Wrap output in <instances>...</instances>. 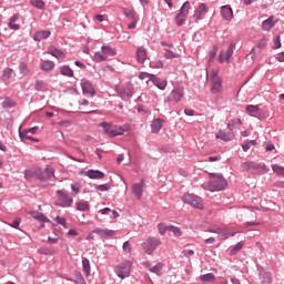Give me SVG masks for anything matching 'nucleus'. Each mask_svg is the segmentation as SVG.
I'll return each mask as SVG.
<instances>
[{"label": "nucleus", "instance_id": "19", "mask_svg": "<svg viewBox=\"0 0 284 284\" xmlns=\"http://www.w3.org/2000/svg\"><path fill=\"white\" fill-rule=\"evenodd\" d=\"M165 121L161 118H158V119H154L152 122H151V132L153 134H159V132H161L162 128H163V123Z\"/></svg>", "mask_w": 284, "mask_h": 284}, {"label": "nucleus", "instance_id": "41", "mask_svg": "<svg viewBox=\"0 0 284 284\" xmlns=\"http://www.w3.org/2000/svg\"><path fill=\"white\" fill-rule=\"evenodd\" d=\"M30 3L38 10H43V8H45V2H43V0H30Z\"/></svg>", "mask_w": 284, "mask_h": 284}, {"label": "nucleus", "instance_id": "58", "mask_svg": "<svg viewBox=\"0 0 284 284\" xmlns=\"http://www.w3.org/2000/svg\"><path fill=\"white\" fill-rule=\"evenodd\" d=\"M281 48V36H276L274 39V49L278 50Z\"/></svg>", "mask_w": 284, "mask_h": 284}, {"label": "nucleus", "instance_id": "23", "mask_svg": "<svg viewBox=\"0 0 284 284\" xmlns=\"http://www.w3.org/2000/svg\"><path fill=\"white\" fill-rule=\"evenodd\" d=\"M50 30H40L37 31L33 36V41H43V39H50Z\"/></svg>", "mask_w": 284, "mask_h": 284}, {"label": "nucleus", "instance_id": "40", "mask_svg": "<svg viewBox=\"0 0 284 284\" xmlns=\"http://www.w3.org/2000/svg\"><path fill=\"white\" fill-rule=\"evenodd\" d=\"M181 57L179 53H174L170 49H164V59H179Z\"/></svg>", "mask_w": 284, "mask_h": 284}, {"label": "nucleus", "instance_id": "31", "mask_svg": "<svg viewBox=\"0 0 284 284\" xmlns=\"http://www.w3.org/2000/svg\"><path fill=\"white\" fill-rule=\"evenodd\" d=\"M102 52H104L105 57H116V49L110 47V45H102L101 48Z\"/></svg>", "mask_w": 284, "mask_h": 284}, {"label": "nucleus", "instance_id": "35", "mask_svg": "<svg viewBox=\"0 0 284 284\" xmlns=\"http://www.w3.org/2000/svg\"><path fill=\"white\" fill-rule=\"evenodd\" d=\"M200 281H202V283H212V281H216V277L214 276V274L207 273V274L201 275Z\"/></svg>", "mask_w": 284, "mask_h": 284}, {"label": "nucleus", "instance_id": "18", "mask_svg": "<svg viewBox=\"0 0 284 284\" xmlns=\"http://www.w3.org/2000/svg\"><path fill=\"white\" fill-rule=\"evenodd\" d=\"M93 234H98L101 239H112V236H116V231L95 229Z\"/></svg>", "mask_w": 284, "mask_h": 284}, {"label": "nucleus", "instance_id": "50", "mask_svg": "<svg viewBox=\"0 0 284 284\" xmlns=\"http://www.w3.org/2000/svg\"><path fill=\"white\" fill-rule=\"evenodd\" d=\"M123 14L128 18L131 19L132 21H134V11L130 10V9H122Z\"/></svg>", "mask_w": 284, "mask_h": 284}, {"label": "nucleus", "instance_id": "46", "mask_svg": "<svg viewBox=\"0 0 284 284\" xmlns=\"http://www.w3.org/2000/svg\"><path fill=\"white\" fill-rule=\"evenodd\" d=\"M169 232H172V234L174 236H182L183 232L181 231V229H179V226H174V225H169Z\"/></svg>", "mask_w": 284, "mask_h": 284}, {"label": "nucleus", "instance_id": "22", "mask_svg": "<svg viewBox=\"0 0 284 284\" xmlns=\"http://www.w3.org/2000/svg\"><path fill=\"white\" fill-rule=\"evenodd\" d=\"M144 266L149 270V272H152V274H156L158 276H161V270H163V263H158L155 266H152L149 262L144 263Z\"/></svg>", "mask_w": 284, "mask_h": 284}, {"label": "nucleus", "instance_id": "27", "mask_svg": "<svg viewBox=\"0 0 284 284\" xmlns=\"http://www.w3.org/2000/svg\"><path fill=\"white\" fill-rule=\"evenodd\" d=\"M40 68L43 72H51V70H54V62L52 60H43Z\"/></svg>", "mask_w": 284, "mask_h": 284}, {"label": "nucleus", "instance_id": "5", "mask_svg": "<svg viewBox=\"0 0 284 284\" xmlns=\"http://www.w3.org/2000/svg\"><path fill=\"white\" fill-rule=\"evenodd\" d=\"M211 83L212 94H220V92H223V78L219 77V72L216 70L211 72Z\"/></svg>", "mask_w": 284, "mask_h": 284}, {"label": "nucleus", "instance_id": "12", "mask_svg": "<svg viewBox=\"0 0 284 284\" xmlns=\"http://www.w3.org/2000/svg\"><path fill=\"white\" fill-rule=\"evenodd\" d=\"M100 128H103L104 134H108L110 139H114L115 136H121V132L116 129H112V123L109 122H101Z\"/></svg>", "mask_w": 284, "mask_h": 284}, {"label": "nucleus", "instance_id": "55", "mask_svg": "<svg viewBox=\"0 0 284 284\" xmlns=\"http://www.w3.org/2000/svg\"><path fill=\"white\" fill-rule=\"evenodd\" d=\"M44 174L45 176H48V179H54V169L52 168H47L44 170Z\"/></svg>", "mask_w": 284, "mask_h": 284}, {"label": "nucleus", "instance_id": "24", "mask_svg": "<svg viewBox=\"0 0 284 284\" xmlns=\"http://www.w3.org/2000/svg\"><path fill=\"white\" fill-rule=\"evenodd\" d=\"M274 26H276V21H274V16H271L262 22V30H265V32H270V30L274 28Z\"/></svg>", "mask_w": 284, "mask_h": 284}, {"label": "nucleus", "instance_id": "13", "mask_svg": "<svg viewBox=\"0 0 284 284\" xmlns=\"http://www.w3.org/2000/svg\"><path fill=\"white\" fill-rule=\"evenodd\" d=\"M207 12H209L207 4L200 3L193 14V19H194L195 23H199V21H201Z\"/></svg>", "mask_w": 284, "mask_h": 284}, {"label": "nucleus", "instance_id": "38", "mask_svg": "<svg viewBox=\"0 0 284 284\" xmlns=\"http://www.w3.org/2000/svg\"><path fill=\"white\" fill-rule=\"evenodd\" d=\"M163 60H152L150 62V68H153L154 70H161L163 69Z\"/></svg>", "mask_w": 284, "mask_h": 284}, {"label": "nucleus", "instance_id": "4", "mask_svg": "<svg viewBox=\"0 0 284 284\" xmlns=\"http://www.w3.org/2000/svg\"><path fill=\"white\" fill-rule=\"evenodd\" d=\"M190 8H192V6L190 4V1H185L179 13L175 16V24L178 26V28H181L184 26L185 21H187V16L190 14Z\"/></svg>", "mask_w": 284, "mask_h": 284}, {"label": "nucleus", "instance_id": "21", "mask_svg": "<svg viewBox=\"0 0 284 284\" xmlns=\"http://www.w3.org/2000/svg\"><path fill=\"white\" fill-rule=\"evenodd\" d=\"M143 187H145V182L140 181L139 183L133 184V194H135L136 199L141 200L143 196Z\"/></svg>", "mask_w": 284, "mask_h": 284}, {"label": "nucleus", "instance_id": "51", "mask_svg": "<svg viewBox=\"0 0 284 284\" xmlns=\"http://www.w3.org/2000/svg\"><path fill=\"white\" fill-rule=\"evenodd\" d=\"M44 85H45V82H43L42 80H37L36 87H34L36 92H41Z\"/></svg>", "mask_w": 284, "mask_h": 284}, {"label": "nucleus", "instance_id": "59", "mask_svg": "<svg viewBox=\"0 0 284 284\" xmlns=\"http://www.w3.org/2000/svg\"><path fill=\"white\" fill-rule=\"evenodd\" d=\"M19 225H21V219H16L12 224H10V227H14V230H19Z\"/></svg>", "mask_w": 284, "mask_h": 284}, {"label": "nucleus", "instance_id": "37", "mask_svg": "<svg viewBox=\"0 0 284 284\" xmlns=\"http://www.w3.org/2000/svg\"><path fill=\"white\" fill-rule=\"evenodd\" d=\"M75 205L79 212H88L90 210V203L88 202H78Z\"/></svg>", "mask_w": 284, "mask_h": 284}, {"label": "nucleus", "instance_id": "49", "mask_svg": "<svg viewBox=\"0 0 284 284\" xmlns=\"http://www.w3.org/2000/svg\"><path fill=\"white\" fill-rule=\"evenodd\" d=\"M256 145V140H251L245 142L244 144H242V150L243 152H247V150H250V148Z\"/></svg>", "mask_w": 284, "mask_h": 284}, {"label": "nucleus", "instance_id": "32", "mask_svg": "<svg viewBox=\"0 0 284 284\" xmlns=\"http://www.w3.org/2000/svg\"><path fill=\"white\" fill-rule=\"evenodd\" d=\"M260 108L258 104L254 105V104H248L246 105V112L250 116H256V114H258L260 112Z\"/></svg>", "mask_w": 284, "mask_h": 284}, {"label": "nucleus", "instance_id": "64", "mask_svg": "<svg viewBox=\"0 0 284 284\" xmlns=\"http://www.w3.org/2000/svg\"><path fill=\"white\" fill-rule=\"evenodd\" d=\"M275 59L280 63H283L284 62V52L278 53Z\"/></svg>", "mask_w": 284, "mask_h": 284}, {"label": "nucleus", "instance_id": "11", "mask_svg": "<svg viewBox=\"0 0 284 284\" xmlns=\"http://www.w3.org/2000/svg\"><path fill=\"white\" fill-rule=\"evenodd\" d=\"M183 97H185L183 88H174L165 99V103H179Z\"/></svg>", "mask_w": 284, "mask_h": 284}, {"label": "nucleus", "instance_id": "53", "mask_svg": "<svg viewBox=\"0 0 284 284\" xmlns=\"http://www.w3.org/2000/svg\"><path fill=\"white\" fill-rule=\"evenodd\" d=\"M110 187H112V184H110V183L100 184V185L95 186V189L100 190V192H108V190H110Z\"/></svg>", "mask_w": 284, "mask_h": 284}, {"label": "nucleus", "instance_id": "44", "mask_svg": "<svg viewBox=\"0 0 284 284\" xmlns=\"http://www.w3.org/2000/svg\"><path fill=\"white\" fill-rule=\"evenodd\" d=\"M242 123L241 119H233L227 123V128L231 131L236 130V125H241Z\"/></svg>", "mask_w": 284, "mask_h": 284}, {"label": "nucleus", "instance_id": "6", "mask_svg": "<svg viewBox=\"0 0 284 284\" xmlns=\"http://www.w3.org/2000/svg\"><path fill=\"white\" fill-rule=\"evenodd\" d=\"M241 168L244 172H252L253 174L265 172V170H267L265 164L258 162H243Z\"/></svg>", "mask_w": 284, "mask_h": 284}, {"label": "nucleus", "instance_id": "2", "mask_svg": "<svg viewBox=\"0 0 284 284\" xmlns=\"http://www.w3.org/2000/svg\"><path fill=\"white\" fill-rule=\"evenodd\" d=\"M202 187L209 190V192H221V190L227 187V181L225 179H212L203 183Z\"/></svg>", "mask_w": 284, "mask_h": 284}, {"label": "nucleus", "instance_id": "9", "mask_svg": "<svg viewBox=\"0 0 284 284\" xmlns=\"http://www.w3.org/2000/svg\"><path fill=\"white\" fill-rule=\"evenodd\" d=\"M58 203L57 205H60V207H71L72 203H74V200L68 195V193L64 190H58Z\"/></svg>", "mask_w": 284, "mask_h": 284}, {"label": "nucleus", "instance_id": "15", "mask_svg": "<svg viewBox=\"0 0 284 284\" xmlns=\"http://www.w3.org/2000/svg\"><path fill=\"white\" fill-rule=\"evenodd\" d=\"M135 59L141 64L145 63V61H148V49L143 45L138 47L135 51Z\"/></svg>", "mask_w": 284, "mask_h": 284}, {"label": "nucleus", "instance_id": "26", "mask_svg": "<svg viewBox=\"0 0 284 284\" xmlns=\"http://www.w3.org/2000/svg\"><path fill=\"white\" fill-rule=\"evenodd\" d=\"M19 19V14L18 13H14L10 19H9V22H8V28L9 30H21V26L20 24H17V20Z\"/></svg>", "mask_w": 284, "mask_h": 284}, {"label": "nucleus", "instance_id": "29", "mask_svg": "<svg viewBox=\"0 0 284 284\" xmlns=\"http://www.w3.org/2000/svg\"><path fill=\"white\" fill-rule=\"evenodd\" d=\"M215 139H220L221 141H224L225 143L232 141V136L230 135V133H225V131H223V130L217 131V133L215 134Z\"/></svg>", "mask_w": 284, "mask_h": 284}, {"label": "nucleus", "instance_id": "20", "mask_svg": "<svg viewBox=\"0 0 284 284\" xmlns=\"http://www.w3.org/2000/svg\"><path fill=\"white\" fill-rule=\"evenodd\" d=\"M209 232H211L212 234H220V239L225 240L229 239L230 236H234L235 233H227L225 232V229L223 227H210Z\"/></svg>", "mask_w": 284, "mask_h": 284}, {"label": "nucleus", "instance_id": "8", "mask_svg": "<svg viewBox=\"0 0 284 284\" xmlns=\"http://www.w3.org/2000/svg\"><path fill=\"white\" fill-rule=\"evenodd\" d=\"M114 272L119 278H128L132 273V263L125 262L114 267Z\"/></svg>", "mask_w": 284, "mask_h": 284}, {"label": "nucleus", "instance_id": "43", "mask_svg": "<svg viewBox=\"0 0 284 284\" xmlns=\"http://www.w3.org/2000/svg\"><path fill=\"white\" fill-rule=\"evenodd\" d=\"M19 72H20V74H22V77H28V73L30 71L28 70V64L26 62L19 63Z\"/></svg>", "mask_w": 284, "mask_h": 284}, {"label": "nucleus", "instance_id": "16", "mask_svg": "<svg viewBox=\"0 0 284 284\" xmlns=\"http://www.w3.org/2000/svg\"><path fill=\"white\" fill-rule=\"evenodd\" d=\"M80 176H88L89 179H103L105 173L100 170H89V171H80Z\"/></svg>", "mask_w": 284, "mask_h": 284}, {"label": "nucleus", "instance_id": "28", "mask_svg": "<svg viewBox=\"0 0 284 284\" xmlns=\"http://www.w3.org/2000/svg\"><path fill=\"white\" fill-rule=\"evenodd\" d=\"M60 74H62V77H68L69 79H72V77H74V71L72 70V68H70V65H62L60 67Z\"/></svg>", "mask_w": 284, "mask_h": 284}, {"label": "nucleus", "instance_id": "63", "mask_svg": "<svg viewBox=\"0 0 284 284\" xmlns=\"http://www.w3.org/2000/svg\"><path fill=\"white\" fill-rule=\"evenodd\" d=\"M118 131L121 132V136H123V132H128V125H121V126H116Z\"/></svg>", "mask_w": 284, "mask_h": 284}, {"label": "nucleus", "instance_id": "36", "mask_svg": "<svg viewBox=\"0 0 284 284\" xmlns=\"http://www.w3.org/2000/svg\"><path fill=\"white\" fill-rule=\"evenodd\" d=\"M48 52L51 54V57H55V59H61V57H63V51L54 47H51Z\"/></svg>", "mask_w": 284, "mask_h": 284}, {"label": "nucleus", "instance_id": "45", "mask_svg": "<svg viewBox=\"0 0 284 284\" xmlns=\"http://www.w3.org/2000/svg\"><path fill=\"white\" fill-rule=\"evenodd\" d=\"M12 74H14V70L7 68L2 72V79H4V81H9V79L12 77Z\"/></svg>", "mask_w": 284, "mask_h": 284}, {"label": "nucleus", "instance_id": "1", "mask_svg": "<svg viewBox=\"0 0 284 284\" xmlns=\"http://www.w3.org/2000/svg\"><path fill=\"white\" fill-rule=\"evenodd\" d=\"M114 90L122 101H130L134 97V85L132 82H126L121 87L115 85Z\"/></svg>", "mask_w": 284, "mask_h": 284}, {"label": "nucleus", "instance_id": "57", "mask_svg": "<svg viewBox=\"0 0 284 284\" xmlns=\"http://www.w3.org/2000/svg\"><path fill=\"white\" fill-rule=\"evenodd\" d=\"M123 251L128 252V254L132 252V245H130V242L126 241L123 243Z\"/></svg>", "mask_w": 284, "mask_h": 284}, {"label": "nucleus", "instance_id": "62", "mask_svg": "<svg viewBox=\"0 0 284 284\" xmlns=\"http://www.w3.org/2000/svg\"><path fill=\"white\" fill-rule=\"evenodd\" d=\"M71 190L74 194H79V190H81V185L79 184H72Z\"/></svg>", "mask_w": 284, "mask_h": 284}, {"label": "nucleus", "instance_id": "34", "mask_svg": "<svg viewBox=\"0 0 284 284\" xmlns=\"http://www.w3.org/2000/svg\"><path fill=\"white\" fill-rule=\"evenodd\" d=\"M82 267L85 276H90L91 267H90V260L83 257L82 258Z\"/></svg>", "mask_w": 284, "mask_h": 284}, {"label": "nucleus", "instance_id": "14", "mask_svg": "<svg viewBox=\"0 0 284 284\" xmlns=\"http://www.w3.org/2000/svg\"><path fill=\"white\" fill-rule=\"evenodd\" d=\"M220 12L224 21H232L234 19V10H232L230 4L222 6Z\"/></svg>", "mask_w": 284, "mask_h": 284}, {"label": "nucleus", "instance_id": "39", "mask_svg": "<svg viewBox=\"0 0 284 284\" xmlns=\"http://www.w3.org/2000/svg\"><path fill=\"white\" fill-rule=\"evenodd\" d=\"M93 61H97V63H101L103 61H108V58L105 57L104 52H95L93 55Z\"/></svg>", "mask_w": 284, "mask_h": 284}, {"label": "nucleus", "instance_id": "60", "mask_svg": "<svg viewBox=\"0 0 284 284\" xmlns=\"http://www.w3.org/2000/svg\"><path fill=\"white\" fill-rule=\"evenodd\" d=\"M267 47V42L265 41V39H262L258 41L257 43V48H260V50H263Z\"/></svg>", "mask_w": 284, "mask_h": 284}, {"label": "nucleus", "instance_id": "56", "mask_svg": "<svg viewBox=\"0 0 284 284\" xmlns=\"http://www.w3.org/2000/svg\"><path fill=\"white\" fill-rule=\"evenodd\" d=\"M216 52H219V47L214 45L213 49L210 51V61H214L216 58Z\"/></svg>", "mask_w": 284, "mask_h": 284}, {"label": "nucleus", "instance_id": "54", "mask_svg": "<svg viewBox=\"0 0 284 284\" xmlns=\"http://www.w3.org/2000/svg\"><path fill=\"white\" fill-rule=\"evenodd\" d=\"M55 221L58 225H63V227L68 230V222H65V217L57 216Z\"/></svg>", "mask_w": 284, "mask_h": 284}, {"label": "nucleus", "instance_id": "47", "mask_svg": "<svg viewBox=\"0 0 284 284\" xmlns=\"http://www.w3.org/2000/svg\"><path fill=\"white\" fill-rule=\"evenodd\" d=\"M245 243L243 241L239 242L232 250H231V254H239V252H241V250H243Z\"/></svg>", "mask_w": 284, "mask_h": 284}, {"label": "nucleus", "instance_id": "3", "mask_svg": "<svg viewBox=\"0 0 284 284\" xmlns=\"http://www.w3.org/2000/svg\"><path fill=\"white\" fill-rule=\"evenodd\" d=\"M183 203L191 205V207H195V210H204L205 205L203 204V199L199 195L186 193L182 196Z\"/></svg>", "mask_w": 284, "mask_h": 284}, {"label": "nucleus", "instance_id": "17", "mask_svg": "<svg viewBox=\"0 0 284 284\" xmlns=\"http://www.w3.org/2000/svg\"><path fill=\"white\" fill-rule=\"evenodd\" d=\"M149 81H152L153 85L156 87L158 90H165L168 88V81L166 80H161L156 74L153 75H148Z\"/></svg>", "mask_w": 284, "mask_h": 284}, {"label": "nucleus", "instance_id": "33", "mask_svg": "<svg viewBox=\"0 0 284 284\" xmlns=\"http://www.w3.org/2000/svg\"><path fill=\"white\" fill-rule=\"evenodd\" d=\"M39 254H44V256H52L57 254V251L52 247L42 246L39 248Z\"/></svg>", "mask_w": 284, "mask_h": 284}, {"label": "nucleus", "instance_id": "7", "mask_svg": "<svg viewBox=\"0 0 284 284\" xmlns=\"http://www.w3.org/2000/svg\"><path fill=\"white\" fill-rule=\"evenodd\" d=\"M80 85L82 89L83 97H89L90 99H94L97 95V90H94V84L90 82V80L83 78L80 80Z\"/></svg>", "mask_w": 284, "mask_h": 284}, {"label": "nucleus", "instance_id": "48", "mask_svg": "<svg viewBox=\"0 0 284 284\" xmlns=\"http://www.w3.org/2000/svg\"><path fill=\"white\" fill-rule=\"evenodd\" d=\"M158 230H159V234H161V236H163L166 232H170V226L160 223L158 224Z\"/></svg>", "mask_w": 284, "mask_h": 284}, {"label": "nucleus", "instance_id": "25", "mask_svg": "<svg viewBox=\"0 0 284 284\" xmlns=\"http://www.w3.org/2000/svg\"><path fill=\"white\" fill-rule=\"evenodd\" d=\"M29 214L32 216V219H36V221H39L40 223H50V220L43 213L30 211Z\"/></svg>", "mask_w": 284, "mask_h": 284}, {"label": "nucleus", "instance_id": "61", "mask_svg": "<svg viewBox=\"0 0 284 284\" xmlns=\"http://www.w3.org/2000/svg\"><path fill=\"white\" fill-rule=\"evenodd\" d=\"M160 45H162L163 48H174V43L168 41H161Z\"/></svg>", "mask_w": 284, "mask_h": 284}, {"label": "nucleus", "instance_id": "42", "mask_svg": "<svg viewBox=\"0 0 284 284\" xmlns=\"http://www.w3.org/2000/svg\"><path fill=\"white\" fill-rule=\"evenodd\" d=\"M272 170L277 176H284V166L278 164H272Z\"/></svg>", "mask_w": 284, "mask_h": 284}, {"label": "nucleus", "instance_id": "30", "mask_svg": "<svg viewBox=\"0 0 284 284\" xmlns=\"http://www.w3.org/2000/svg\"><path fill=\"white\" fill-rule=\"evenodd\" d=\"M236 49V43L231 42L226 49L225 61L230 63V59H232V54H234V50Z\"/></svg>", "mask_w": 284, "mask_h": 284}, {"label": "nucleus", "instance_id": "52", "mask_svg": "<svg viewBox=\"0 0 284 284\" xmlns=\"http://www.w3.org/2000/svg\"><path fill=\"white\" fill-rule=\"evenodd\" d=\"M262 283H272V275L270 273L261 274Z\"/></svg>", "mask_w": 284, "mask_h": 284}, {"label": "nucleus", "instance_id": "10", "mask_svg": "<svg viewBox=\"0 0 284 284\" xmlns=\"http://www.w3.org/2000/svg\"><path fill=\"white\" fill-rule=\"evenodd\" d=\"M161 245V239L159 237H148L143 243V248L145 254H153L154 250H156Z\"/></svg>", "mask_w": 284, "mask_h": 284}]
</instances>
